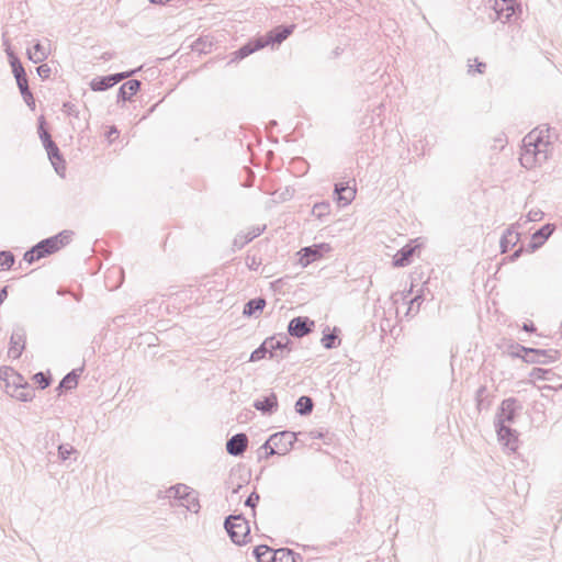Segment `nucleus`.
I'll use <instances>...</instances> for the list:
<instances>
[{
    "label": "nucleus",
    "mask_w": 562,
    "mask_h": 562,
    "mask_svg": "<svg viewBox=\"0 0 562 562\" xmlns=\"http://www.w3.org/2000/svg\"><path fill=\"white\" fill-rule=\"evenodd\" d=\"M551 144V128L548 125H541L529 132L522 139L520 165L526 169H532L546 162Z\"/></svg>",
    "instance_id": "1"
},
{
    "label": "nucleus",
    "mask_w": 562,
    "mask_h": 562,
    "mask_svg": "<svg viewBox=\"0 0 562 562\" xmlns=\"http://www.w3.org/2000/svg\"><path fill=\"white\" fill-rule=\"evenodd\" d=\"M520 408L521 405L517 398L508 397L501 403L495 416V427L498 440L509 452H515L518 448V434L507 424L515 422L517 411Z\"/></svg>",
    "instance_id": "2"
},
{
    "label": "nucleus",
    "mask_w": 562,
    "mask_h": 562,
    "mask_svg": "<svg viewBox=\"0 0 562 562\" xmlns=\"http://www.w3.org/2000/svg\"><path fill=\"white\" fill-rule=\"evenodd\" d=\"M71 231H63L55 236L45 238L25 251L23 259L29 263H33L36 260L52 255L68 245L71 240Z\"/></svg>",
    "instance_id": "3"
},
{
    "label": "nucleus",
    "mask_w": 562,
    "mask_h": 562,
    "mask_svg": "<svg viewBox=\"0 0 562 562\" xmlns=\"http://www.w3.org/2000/svg\"><path fill=\"white\" fill-rule=\"evenodd\" d=\"M224 528L233 543L243 546L248 542L250 527L241 514L227 516L224 520Z\"/></svg>",
    "instance_id": "4"
},
{
    "label": "nucleus",
    "mask_w": 562,
    "mask_h": 562,
    "mask_svg": "<svg viewBox=\"0 0 562 562\" xmlns=\"http://www.w3.org/2000/svg\"><path fill=\"white\" fill-rule=\"evenodd\" d=\"M295 441V432L283 430L271 435L261 446V449H269L267 456H284L292 449Z\"/></svg>",
    "instance_id": "5"
},
{
    "label": "nucleus",
    "mask_w": 562,
    "mask_h": 562,
    "mask_svg": "<svg viewBox=\"0 0 562 562\" xmlns=\"http://www.w3.org/2000/svg\"><path fill=\"white\" fill-rule=\"evenodd\" d=\"M516 349L524 352L522 361L526 363L549 364L560 359L557 349H538L516 344Z\"/></svg>",
    "instance_id": "6"
},
{
    "label": "nucleus",
    "mask_w": 562,
    "mask_h": 562,
    "mask_svg": "<svg viewBox=\"0 0 562 562\" xmlns=\"http://www.w3.org/2000/svg\"><path fill=\"white\" fill-rule=\"evenodd\" d=\"M139 69L140 68H136L128 71L95 77L89 83L90 89L92 91H105L115 86L116 83L121 82L122 80L132 77L137 71H139Z\"/></svg>",
    "instance_id": "7"
},
{
    "label": "nucleus",
    "mask_w": 562,
    "mask_h": 562,
    "mask_svg": "<svg viewBox=\"0 0 562 562\" xmlns=\"http://www.w3.org/2000/svg\"><path fill=\"white\" fill-rule=\"evenodd\" d=\"M492 10L493 14H490V19L506 23L510 21V18L515 14L516 3L514 0H493Z\"/></svg>",
    "instance_id": "8"
},
{
    "label": "nucleus",
    "mask_w": 562,
    "mask_h": 562,
    "mask_svg": "<svg viewBox=\"0 0 562 562\" xmlns=\"http://www.w3.org/2000/svg\"><path fill=\"white\" fill-rule=\"evenodd\" d=\"M314 326V321L310 319L307 316H297L289 322L288 335L302 338L312 333Z\"/></svg>",
    "instance_id": "9"
},
{
    "label": "nucleus",
    "mask_w": 562,
    "mask_h": 562,
    "mask_svg": "<svg viewBox=\"0 0 562 562\" xmlns=\"http://www.w3.org/2000/svg\"><path fill=\"white\" fill-rule=\"evenodd\" d=\"M295 25H278L273 27L270 32H268L265 36H260L263 43V46L268 45H279L283 41H285L294 31Z\"/></svg>",
    "instance_id": "10"
},
{
    "label": "nucleus",
    "mask_w": 562,
    "mask_h": 562,
    "mask_svg": "<svg viewBox=\"0 0 562 562\" xmlns=\"http://www.w3.org/2000/svg\"><path fill=\"white\" fill-rule=\"evenodd\" d=\"M25 330L22 327H16L13 329V333L10 338V347L8 350V356L12 359L20 358L22 351L25 348Z\"/></svg>",
    "instance_id": "11"
},
{
    "label": "nucleus",
    "mask_w": 562,
    "mask_h": 562,
    "mask_svg": "<svg viewBox=\"0 0 562 562\" xmlns=\"http://www.w3.org/2000/svg\"><path fill=\"white\" fill-rule=\"evenodd\" d=\"M324 249L328 250L329 246L327 244L313 245L308 247H304L300 250V259L299 262L302 267H307L312 262L322 258Z\"/></svg>",
    "instance_id": "12"
},
{
    "label": "nucleus",
    "mask_w": 562,
    "mask_h": 562,
    "mask_svg": "<svg viewBox=\"0 0 562 562\" xmlns=\"http://www.w3.org/2000/svg\"><path fill=\"white\" fill-rule=\"evenodd\" d=\"M248 446V437L244 432H238L234 436H232L226 441V451L228 454L233 457H239L243 456V453L246 451Z\"/></svg>",
    "instance_id": "13"
},
{
    "label": "nucleus",
    "mask_w": 562,
    "mask_h": 562,
    "mask_svg": "<svg viewBox=\"0 0 562 562\" xmlns=\"http://www.w3.org/2000/svg\"><path fill=\"white\" fill-rule=\"evenodd\" d=\"M44 148L46 149L47 151V156L55 169V171L60 175V176H64V172H65V160L60 154V150L58 148V146L56 145V143L53 140L46 145H44Z\"/></svg>",
    "instance_id": "14"
},
{
    "label": "nucleus",
    "mask_w": 562,
    "mask_h": 562,
    "mask_svg": "<svg viewBox=\"0 0 562 562\" xmlns=\"http://www.w3.org/2000/svg\"><path fill=\"white\" fill-rule=\"evenodd\" d=\"M554 231L555 225L551 223H548L537 229L531 236V241L529 244L530 250L535 251L536 249L540 248Z\"/></svg>",
    "instance_id": "15"
},
{
    "label": "nucleus",
    "mask_w": 562,
    "mask_h": 562,
    "mask_svg": "<svg viewBox=\"0 0 562 562\" xmlns=\"http://www.w3.org/2000/svg\"><path fill=\"white\" fill-rule=\"evenodd\" d=\"M266 229V226H256L251 227L247 233H239L235 236L233 240V248L234 249H241L244 246H246L248 243L260 236L263 231Z\"/></svg>",
    "instance_id": "16"
},
{
    "label": "nucleus",
    "mask_w": 562,
    "mask_h": 562,
    "mask_svg": "<svg viewBox=\"0 0 562 562\" xmlns=\"http://www.w3.org/2000/svg\"><path fill=\"white\" fill-rule=\"evenodd\" d=\"M334 193L337 202L342 206L350 204L356 198V189L341 182L335 183Z\"/></svg>",
    "instance_id": "17"
},
{
    "label": "nucleus",
    "mask_w": 562,
    "mask_h": 562,
    "mask_svg": "<svg viewBox=\"0 0 562 562\" xmlns=\"http://www.w3.org/2000/svg\"><path fill=\"white\" fill-rule=\"evenodd\" d=\"M267 340H268V342H270L269 345L271 346L270 353L274 352V351H281V350H285V352L292 351L293 342L291 341V339L289 338V336L286 334H283V333L277 334L271 337H268Z\"/></svg>",
    "instance_id": "18"
},
{
    "label": "nucleus",
    "mask_w": 562,
    "mask_h": 562,
    "mask_svg": "<svg viewBox=\"0 0 562 562\" xmlns=\"http://www.w3.org/2000/svg\"><path fill=\"white\" fill-rule=\"evenodd\" d=\"M140 89V81L137 79H130L124 82L117 91V102H125L132 99Z\"/></svg>",
    "instance_id": "19"
},
{
    "label": "nucleus",
    "mask_w": 562,
    "mask_h": 562,
    "mask_svg": "<svg viewBox=\"0 0 562 562\" xmlns=\"http://www.w3.org/2000/svg\"><path fill=\"white\" fill-rule=\"evenodd\" d=\"M254 407L262 414L271 415L278 408V398L274 393H270L262 400H257L254 403Z\"/></svg>",
    "instance_id": "20"
},
{
    "label": "nucleus",
    "mask_w": 562,
    "mask_h": 562,
    "mask_svg": "<svg viewBox=\"0 0 562 562\" xmlns=\"http://www.w3.org/2000/svg\"><path fill=\"white\" fill-rule=\"evenodd\" d=\"M49 54V44L45 46L40 41H37L32 48L27 49V57L34 64L44 61Z\"/></svg>",
    "instance_id": "21"
},
{
    "label": "nucleus",
    "mask_w": 562,
    "mask_h": 562,
    "mask_svg": "<svg viewBox=\"0 0 562 562\" xmlns=\"http://www.w3.org/2000/svg\"><path fill=\"white\" fill-rule=\"evenodd\" d=\"M263 47L265 46H263L261 37H257L252 41H249L248 43H246L245 45H243L240 48H238L237 50H235L233 53V55L235 56L234 60L243 59Z\"/></svg>",
    "instance_id": "22"
},
{
    "label": "nucleus",
    "mask_w": 562,
    "mask_h": 562,
    "mask_svg": "<svg viewBox=\"0 0 562 562\" xmlns=\"http://www.w3.org/2000/svg\"><path fill=\"white\" fill-rule=\"evenodd\" d=\"M416 247L412 245H405L402 247L393 257L394 267H406L411 263Z\"/></svg>",
    "instance_id": "23"
},
{
    "label": "nucleus",
    "mask_w": 562,
    "mask_h": 562,
    "mask_svg": "<svg viewBox=\"0 0 562 562\" xmlns=\"http://www.w3.org/2000/svg\"><path fill=\"white\" fill-rule=\"evenodd\" d=\"M519 238L520 235L514 227L507 228L499 241L502 252L505 254L513 248L519 241Z\"/></svg>",
    "instance_id": "24"
},
{
    "label": "nucleus",
    "mask_w": 562,
    "mask_h": 562,
    "mask_svg": "<svg viewBox=\"0 0 562 562\" xmlns=\"http://www.w3.org/2000/svg\"><path fill=\"white\" fill-rule=\"evenodd\" d=\"M266 304V300L261 296L251 299L244 305L243 314L247 317L257 316L263 311Z\"/></svg>",
    "instance_id": "25"
},
{
    "label": "nucleus",
    "mask_w": 562,
    "mask_h": 562,
    "mask_svg": "<svg viewBox=\"0 0 562 562\" xmlns=\"http://www.w3.org/2000/svg\"><path fill=\"white\" fill-rule=\"evenodd\" d=\"M272 557V562H300L303 560L301 554L295 553L294 551L286 548L274 550Z\"/></svg>",
    "instance_id": "26"
},
{
    "label": "nucleus",
    "mask_w": 562,
    "mask_h": 562,
    "mask_svg": "<svg viewBox=\"0 0 562 562\" xmlns=\"http://www.w3.org/2000/svg\"><path fill=\"white\" fill-rule=\"evenodd\" d=\"M83 371V368L74 369L69 373H67L58 384L59 390H72L78 385V379L80 373Z\"/></svg>",
    "instance_id": "27"
},
{
    "label": "nucleus",
    "mask_w": 562,
    "mask_h": 562,
    "mask_svg": "<svg viewBox=\"0 0 562 562\" xmlns=\"http://www.w3.org/2000/svg\"><path fill=\"white\" fill-rule=\"evenodd\" d=\"M7 53L10 58V65L12 68L13 76L16 80V83L20 81L26 80L27 79L26 72H25L20 59L9 49L7 50Z\"/></svg>",
    "instance_id": "28"
},
{
    "label": "nucleus",
    "mask_w": 562,
    "mask_h": 562,
    "mask_svg": "<svg viewBox=\"0 0 562 562\" xmlns=\"http://www.w3.org/2000/svg\"><path fill=\"white\" fill-rule=\"evenodd\" d=\"M191 488L184 484H176L166 491V497L182 501L191 493Z\"/></svg>",
    "instance_id": "29"
},
{
    "label": "nucleus",
    "mask_w": 562,
    "mask_h": 562,
    "mask_svg": "<svg viewBox=\"0 0 562 562\" xmlns=\"http://www.w3.org/2000/svg\"><path fill=\"white\" fill-rule=\"evenodd\" d=\"M313 400L306 395L300 396L295 403V412L301 416L310 415L313 411Z\"/></svg>",
    "instance_id": "30"
},
{
    "label": "nucleus",
    "mask_w": 562,
    "mask_h": 562,
    "mask_svg": "<svg viewBox=\"0 0 562 562\" xmlns=\"http://www.w3.org/2000/svg\"><path fill=\"white\" fill-rule=\"evenodd\" d=\"M15 385L14 392L11 394L13 397L21 402H29L34 397V391L27 385H22L21 382H18Z\"/></svg>",
    "instance_id": "31"
},
{
    "label": "nucleus",
    "mask_w": 562,
    "mask_h": 562,
    "mask_svg": "<svg viewBox=\"0 0 562 562\" xmlns=\"http://www.w3.org/2000/svg\"><path fill=\"white\" fill-rule=\"evenodd\" d=\"M272 553H274V550L266 544L257 546L254 549V555L258 562H272Z\"/></svg>",
    "instance_id": "32"
},
{
    "label": "nucleus",
    "mask_w": 562,
    "mask_h": 562,
    "mask_svg": "<svg viewBox=\"0 0 562 562\" xmlns=\"http://www.w3.org/2000/svg\"><path fill=\"white\" fill-rule=\"evenodd\" d=\"M0 380L7 382L8 385L16 384L18 382H22V376L16 373L12 368L3 367L0 369Z\"/></svg>",
    "instance_id": "33"
},
{
    "label": "nucleus",
    "mask_w": 562,
    "mask_h": 562,
    "mask_svg": "<svg viewBox=\"0 0 562 562\" xmlns=\"http://www.w3.org/2000/svg\"><path fill=\"white\" fill-rule=\"evenodd\" d=\"M269 344L270 342H268V340L266 338L262 341V344L250 353L249 361L250 362H257V361L266 358L267 355L270 356V348H271V346Z\"/></svg>",
    "instance_id": "34"
},
{
    "label": "nucleus",
    "mask_w": 562,
    "mask_h": 562,
    "mask_svg": "<svg viewBox=\"0 0 562 562\" xmlns=\"http://www.w3.org/2000/svg\"><path fill=\"white\" fill-rule=\"evenodd\" d=\"M181 505L194 514L199 513L201 506L198 499L196 492L192 490L188 497H184L181 501Z\"/></svg>",
    "instance_id": "35"
},
{
    "label": "nucleus",
    "mask_w": 562,
    "mask_h": 562,
    "mask_svg": "<svg viewBox=\"0 0 562 562\" xmlns=\"http://www.w3.org/2000/svg\"><path fill=\"white\" fill-rule=\"evenodd\" d=\"M337 331H338L337 327H335L333 329V333L326 334L324 331V335L321 340L324 348L333 349V348H336L340 344V339L337 336Z\"/></svg>",
    "instance_id": "36"
},
{
    "label": "nucleus",
    "mask_w": 562,
    "mask_h": 562,
    "mask_svg": "<svg viewBox=\"0 0 562 562\" xmlns=\"http://www.w3.org/2000/svg\"><path fill=\"white\" fill-rule=\"evenodd\" d=\"M15 262L14 255L9 250L0 251V270H9Z\"/></svg>",
    "instance_id": "37"
},
{
    "label": "nucleus",
    "mask_w": 562,
    "mask_h": 562,
    "mask_svg": "<svg viewBox=\"0 0 562 562\" xmlns=\"http://www.w3.org/2000/svg\"><path fill=\"white\" fill-rule=\"evenodd\" d=\"M38 136L43 143V146L53 142L49 132L45 128V119L41 116L38 119Z\"/></svg>",
    "instance_id": "38"
},
{
    "label": "nucleus",
    "mask_w": 562,
    "mask_h": 562,
    "mask_svg": "<svg viewBox=\"0 0 562 562\" xmlns=\"http://www.w3.org/2000/svg\"><path fill=\"white\" fill-rule=\"evenodd\" d=\"M330 211V205L328 202L315 203L312 210L313 215L321 218L325 215H328Z\"/></svg>",
    "instance_id": "39"
},
{
    "label": "nucleus",
    "mask_w": 562,
    "mask_h": 562,
    "mask_svg": "<svg viewBox=\"0 0 562 562\" xmlns=\"http://www.w3.org/2000/svg\"><path fill=\"white\" fill-rule=\"evenodd\" d=\"M553 374L551 370L549 369H542V368H533L530 373H529V376L533 380H549L550 376Z\"/></svg>",
    "instance_id": "40"
},
{
    "label": "nucleus",
    "mask_w": 562,
    "mask_h": 562,
    "mask_svg": "<svg viewBox=\"0 0 562 562\" xmlns=\"http://www.w3.org/2000/svg\"><path fill=\"white\" fill-rule=\"evenodd\" d=\"M76 449L71 445H59L58 457L61 461H66L72 453H76Z\"/></svg>",
    "instance_id": "41"
},
{
    "label": "nucleus",
    "mask_w": 562,
    "mask_h": 562,
    "mask_svg": "<svg viewBox=\"0 0 562 562\" xmlns=\"http://www.w3.org/2000/svg\"><path fill=\"white\" fill-rule=\"evenodd\" d=\"M191 50L196 52L199 54H205L209 52V48L211 47V43L206 44L202 38L195 40L191 45Z\"/></svg>",
    "instance_id": "42"
},
{
    "label": "nucleus",
    "mask_w": 562,
    "mask_h": 562,
    "mask_svg": "<svg viewBox=\"0 0 562 562\" xmlns=\"http://www.w3.org/2000/svg\"><path fill=\"white\" fill-rule=\"evenodd\" d=\"M63 111L68 116H72V117H76V119H78L79 114H80V111H79L78 106L76 104L71 103V102H65L63 104Z\"/></svg>",
    "instance_id": "43"
},
{
    "label": "nucleus",
    "mask_w": 562,
    "mask_h": 562,
    "mask_svg": "<svg viewBox=\"0 0 562 562\" xmlns=\"http://www.w3.org/2000/svg\"><path fill=\"white\" fill-rule=\"evenodd\" d=\"M260 501V495L257 492L250 493V495L245 501V506L250 507L252 509V515H256V506Z\"/></svg>",
    "instance_id": "44"
},
{
    "label": "nucleus",
    "mask_w": 562,
    "mask_h": 562,
    "mask_svg": "<svg viewBox=\"0 0 562 562\" xmlns=\"http://www.w3.org/2000/svg\"><path fill=\"white\" fill-rule=\"evenodd\" d=\"M34 380L36 381V383H38L42 390L46 389L50 384V378L46 375L44 372H37L34 375Z\"/></svg>",
    "instance_id": "45"
},
{
    "label": "nucleus",
    "mask_w": 562,
    "mask_h": 562,
    "mask_svg": "<svg viewBox=\"0 0 562 562\" xmlns=\"http://www.w3.org/2000/svg\"><path fill=\"white\" fill-rule=\"evenodd\" d=\"M23 99H32V92L29 88L27 79L16 83Z\"/></svg>",
    "instance_id": "46"
},
{
    "label": "nucleus",
    "mask_w": 562,
    "mask_h": 562,
    "mask_svg": "<svg viewBox=\"0 0 562 562\" xmlns=\"http://www.w3.org/2000/svg\"><path fill=\"white\" fill-rule=\"evenodd\" d=\"M246 265L250 270H257L261 265V259L255 255H247Z\"/></svg>",
    "instance_id": "47"
},
{
    "label": "nucleus",
    "mask_w": 562,
    "mask_h": 562,
    "mask_svg": "<svg viewBox=\"0 0 562 562\" xmlns=\"http://www.w3.org/2000/svg\"><path fill=\"white\" fill-rule=\"evenodd\" d=\"M544 216V213L537 209V210H530L527 214V221L528 222H538L541 221Z\"/></svg>",
    "instance_id": "48"
},
{
    "label": "nucleus",
    "mask_w": 562,
    "mask_h": 562,
    "mask_svg": "<svg viewBox=\"0 0 562 562\" xmlns=\"http://www.w3.org/2000/svg\"><path fill=\"white\" fill-rule=\"evenodd\" d=\"M475 60V68L473 69V66L472 65H469V69H468V72L470 75H473L474 72H477V74H484L485 69H486V64L483 63V61H479L476 58L474 59Z\"/></svg>",
    "instance_id": "49"
},
{
    "label": "nucleus",
    "mask_w": 562,
    "mask_h": 562,
    "mask_svg": "<svg viewBox=\"0 0 562 562\" xmlns=\"http://www.w3.org/2000/svg\"><path fill=\"white\" fill-rule=\"evenodd\" d=\"M36 70H37L38 76L43 79L49 78L50 72H52L50 67L46 64L40 65L36 68Z\"/></svg>",
    "instance_id": "50"
},
{
    "label": "nucleus",
    "mask_w": 562,
    "mask_h": 562,
    "mask_svg": "<svg viewBox=\"0 0 562 562\" xmlns=\"http://www.w3.org/2000/svg\"><path fill=\"white\" fill-rule=\"evenodd\" d=\"M494 148H504L505 144L507 143V137L505 135V133H499L495 138H494Z\"/></svg>",
    "instance_id": "51"
},
{
    "label": "nucleus",
    "mask_w": 562,
    "mask_h": 562,
    "mask_svg": "<svg viewBox=\"0 0 562 562\" xmlns=\"http://www.w3.org/2000/svg\"><path fill=\"white\" fill-rule=\"evenodd\" d=\"M424 301V297L422 294H417L415 295L411 301H409V308L408 311H413L414 310V306L416 304V313L418 312L419 310V306L422 304V302Z\"/></svg>",
    "instance_id": "52"
},
{
    "label": "nucleus",
    "mask_w": 562,
    "mask_h": 562,
    "mask_svg": "<svg viewBox=\"0 0 562 562\" xmlns=\"http://www.w3.org/2000/svg\"><path fill=\"white\" fill-rule=\"evenodd\" d=\"M289 355L290 352H285V350L274 351L270 353V359L280 362L281 360L285 359Z\"/></svg>",
    "instance_id": "53"
},
{
    "label": "nucleus",
    "mask_w": 562,
    "mask_h": 562,
    "mask_svg": "<svg viewBox=\"0 0 562 562\" xmlns=\"http://www.w3.org/2000/svg\"><path fill=\"white\" fill-rule=\"evenodd\" d=\"M509 355L513 357V358H520L522 360V357H524V352L516 349V345H512L510 346V351H509Z\"/></svg>",
    "instance_id": "54"
},
{
    "label": "nucleus",
    "mask_w": 562,
    "mask_h": 562,
    "mask_svg": "<svg viewBox=\"0 0 562 562\" xmlns=\"http://www.w3.org/2000/svg\"><path fill=\"white\" fill-rule=\"evenodd\" d=\"M486 392V387L485 386H480L476 391V401H477V405L480 406L481 405V402H482V396L484 395V393Z\"/></svg>",
    "instance_id": "55"
},
{
    "label": "nucleus",
    "mask_w": 562,
    "mask_h": 562,
    "mask_svg": "<svg viewBox=\"0 0 562 562\" xmlns=\"http://www.w3.org/2000/svg\"><path fill=\"white\" fill-rule=\"evenodd\" d=\"M522 329L525 331H528V333H535L536 331V326L533 325V323L529 322V323H524L522 325Z\"/></svg>",
    "instance_id": "56"
},
{
    "label": "nucleus",
    "mask_w": 562,
    "mask_h": 562,
    "mask_svg": "<svg viewBox=\"0 0 562 562\" xmlns=\"http://www.w3.org/2000/svg\"><path fill=\"white\" fill-rule=\"evenodd\" d=\"M524 249L522 247L518 248L517 250H515L510 256H509V260L510 261H515L516 259H518L520 257V255L522 254Z\"/></svg>",
    "instance_id": "57"
},
{
    "label": "nucleus",
    "mask_w": 562,
    "mask_h": 562,
    "mask_svg": "<svg viewBox=\"0 0 562 562\" xmlns=\"http://www.w3.org/2000/svg\"><path fill=\"white\" fill-rule=\"evenodd\" d=\"M7 297H8V286L5 285L0 290V304H2Z\"/></svg>",
    "instance_id": "58"
},
{
    "label": "nucleus",
    "mask_w": 562,
    "mask_h": 562,
    "mask_svg": "<svg viewBox=\"0 0 562 562\" xmlns=\"http://www.w3.org/2000/svg\"><path fill=\"white\" fill-rule=\"evenodd\" d=\"M119 134V131L115 126H112L108 133V137L111 139L112 135Z\"/></svg>",
    "instance_id": "59"
},
{
    "label": "nucleus",
    "mask_w": 562,
    "mask_h": 562,
    "mask_svg": "<svg viewBox=\"0 0 562 562\" xmlns=\"http://www.w3.org/2000/svg\"><path fill=\"white\" fill-rule=\"evenodd\" d=\"M25 101V103L31 106L32 109L35 106V101H34V98L32 97V99H23Z\"/></svg>",
    "instance_id": "60"
},
{
    "label": "nucleus",
    "mask_w": 562,
    "mask_h": 562,
    "mask_svg": "<svg viewBox=\"0 0 562 562\" xmlns=\"http://www.w3.org/2000/svg\"><path fill=\"white\" fill-rule=\"evenodd\" d=\"M111 58H112V54L111 53H108V52L103 53L102 59L108 60V59H111Z\"/></svg>",
    "instance_id": "61"
},
{
    "label": "nucleus",
    "mask_w": 562,
    "mask_h": 562,
    "mask_svg": "<svg viewBox=\"0 0 562 562\" xmlns=\"http://www.w3.org/2000/svg\"><path fill=\"white\" fill-rule=\"evenodd\" d=\"M260 451L265 452L263 458H269L270 457V456H267V452H269V449H261L260 448Z\"/></svg>",
    "instance_id": "62"
},
{
    "label": "nucleus",
    "mask_w": 562,
    "mask_h": 562,
    "mask_svg": "<svg viewBox=\"0 0 562 562\" xmlns=\"http://www.w3.org/2000/svg\"><path fill=\"white\" fill-rule=\"evenodd\" d=\"M542 390H553V387L551 385H544Z\"/></svg>",
    "instance_id": "63"
}]
</instances>
